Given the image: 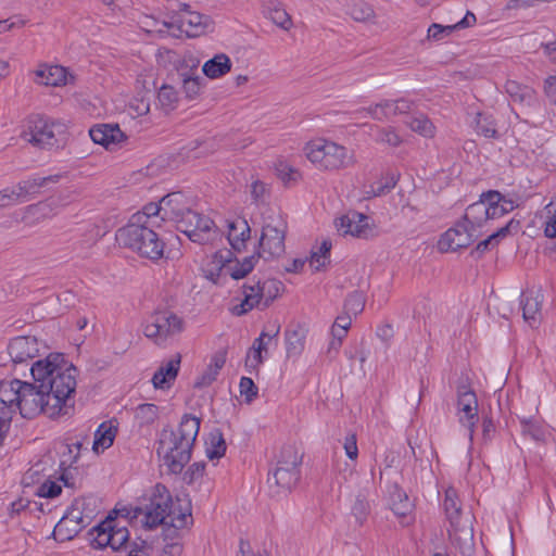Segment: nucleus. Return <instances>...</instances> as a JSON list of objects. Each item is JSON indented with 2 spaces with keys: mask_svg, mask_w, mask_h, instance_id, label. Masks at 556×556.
I'll list each match as a JSON object with an SVG mask.
<instances>
[{
  "mask_svg": "<svg viewBox=\"0 0 556 556\" xmlns=\"http://www.w3.org/2000/svg\"><path fill=\"white\" fill-rule=\"evenodd\" d=\"M30 372L34 381L39 382L50 400V418L67 415L74 407L77 368L63 354L51 353L35 362Z\"/></svg>",
  "mask_w": 556,
  "mask_h": 556,
  "instance_id": "nucleus-1",
  "label": "nucleus"
},
{
  "mask_svg": "<svg viewBox=\"0 0 556 556\" xmlns=\"http://www.w3.org/2000/svg\"><path fill=\"white\" fill-rule=\"evenodd\" d=\"M48 405L50 400L39 382L12 380L3 383L0 387V447L9 432L14 407L24 418H34L39 414L50 417Z\"/></svg>",
  "mask_w": 556,
  "mask_h": 556,
  "instance_id": "nucleus-2",
  "label": "nucleus"
},
{
  "mask_svg": "<svg viewBox=\"0 0 556 556\" xmlns=\"http://www.w3.org/2000/svg\"><path fill=\"white\" fill-rule=\"evenodd\" d=\"M200 429V419L182 416L176 430L164 429L157 446V455L172 473H178L191 458V450Z\"/></svg>",
  "mask_w": 556,
  "mask_h": 556,
  "instance_id": "nucleus-3",
  "label": "nucleus"
},
{
  "mask_svg": "<svg viewBox=\"0 0 556 556\" xmlns=\"http://www.w3.org/2000/svg\"><path fill=\"white\" fill-rule=\"evenodd\" d=\"M303 152L314 167L323 173H338L354 166L357 162L353 149L324 137L306 142Z\"/></svg>",
  "mask_w": 556,
  "mask_h": 556,
  "instance_id": "nucleus-4",
  "label": "nucleus"
},
{
  "mask_svg": "<svg viewBox=\"0 0 556 556\" xmlns=\"http://www.w3.org/2000/svg\"><path fill=\"white\" fill-rule=\"evenodd\" d=\"M144 220L143 215H132L127 225L117 230L116 239L142 257L155 261L163 256L164 242L153 230L154 226L144 225Z\"/></svg>",
  "mask_w": 556,
  "mask_h": 556,
  "instance_id": "nucleus-5",
  "label": "nucleus"
},
{
  "mask_svg": "<svg viewBox=\"0 0 556 556\" xmlns=\"http://www.w3.org/2000/svg\"><path fill=\"white\" fill-rule=\"evenodd\" d=\"M67 129L68 125L63 119L33 115L27 119L21 137L34 147L52 149L65 144Z\"/></svg>",
  "mask_w": 556,
  "mask_h": 556,
  "instance_id": "nucleus-6",
  "label": "nucleus"
},
{
  "mask_svg": "<svg viewBox=\"0 0 556 556\" xmlns=\"http://www.w3.org/2000/svg\"><path fill=\"white\" fill-rule=\"evenodd\" d=\"M287 223L279 214L269 215L262 229L257 256L264 260L280 257L286 250Z\"/></svg>",
  "mask_w": 556,
  "mask_h": 556,
  "instance_id": "nucleus-7",
  "label": "nucleus"
},
{
  "mask_svg": "<svg viewBox=\"0 0 556 556\" xmlns=\"http://www.w3.org/2000/svg\"><path fill=\"white\" fill-rule=\"evenodd\" d=\"M301 463L302 454L298 447L293 445L282 447L277 460V467L268 481L274 480L279 491L289 492L299 480Z\"/></svg>",
  "mask_w": 556,
  "mask_h": 556,
  "instance_id": "nucleus-8",
  "label": "nucleus"
},
{
  "mask_svg": "<svg viewBox=\"0 0 556 556\" xmlns=\"http://www.w3.org/2000/svg\"><path fill=\"white\" fill-rule=\"evenodd\" d=\"M184 329V321L180 317L169 311H162L152 314L143 327L147 338L156 344H164L168 338L180 333Z\"/></svg>",
  "mask_w": 556,
  "mask_h": 556,
  "instance_id": "nucleus-9",
  "label": "nucleus"
},
{
  "mask_svg": "<svg viewBox=\"0 0 556 556\" xmlns=\"http://www.w3.org/2000/svg\"><path fill=\"white\" fill-rule=\"evenodd\" d=\"M173 500L169 491L163 484H156L149 496V503L144 505V525L152 529L167 522L170 516Z\"/></svg>",
  "mask_w": 556,
  "mask_h": 556,
  "instance_id": "nucleus-10",
  "label": "nucleus"
},
{
  "mask_svg": "<svg viewBox=\"0 0 556 556\" xmlns=\"http://www.w3.org/2000/svg\"><path fill=\"white\" fill-rule=\"evenodd\" d=\"M164 29H159L161 34L176 35L174 29L185 33L188 37H198L204 34L212 25V21L207 15L189 10L186 5L180 10L177 18L173 22H164Z\"/></svg>",
  "mask_w": 556,
  "mask_h": 556,
  "instance_id": "nucleus-11",
  "label": "nucleus"
},
{
  "mask_svg": "<svg viewBox=\"0 0 556 556\" xmlns=\"http://www.w3.org/2000/svg\"><path fill=\"white\" fill-rule=\"evenodd\" d=\"M177 228L191 241L200 244L210 243L218 237V230L214 222L210 217L193 211L180 219Z\"/></svg>",
  "mask_w": 556,
  "mask_h": 556,
  "instance_id": "nucleus-12",
  "label": "nucleus"
},
{
  "mask_svg": "<svg viewBox=\"0 0 556 556\" xmlns=\"http://www.w3.org/2000/svg\"><path fill=\"white\" fill-rule=\"evenodd\" d=\"M59 176L36 177L20 181L17 185L0 191V208L9 207L26 201L29 194H35L48 182H56Z\"/></svg>",
  "mask_w": 556,
  "mask_h": 556,
  "instance_id": "nucleus-13",
  "label": "nucleus"
},
{
  "mask_svg": "<svg viewBox=\"0 0 556 556\" xmlns=\"http://www.w3.org/2000/svg\"><path fill=\"white\" fill-rule=\"evenodd\" d=\"M472 520L471 514L466 513L460 519H452L447 529L451 544L463 556H472L475 553Z\"/></svg>",
  "mask_w": 556,
  "mask_h": 556,
  "instance_id": "nucleus-14",
  "label": "nucleus"
},
{
  "mask_svg": "<svg viewBox=\"0 0 556 556\" xmlns=\"http://www.w3.org/2000/svg\"><path fill=\"white\" fill-rule=\"evenodd\" d=\"M94 531L93 542L98 547H111L116 552L127 548L129 532L126 527L118 526L115 520L101 522Z\"/></svg>",
  "mask_w": 556,
  "mask_h": 556,
  "instance_id": "nucleus-15",
  "label": "nucleus"
},
{
  "mask_svg": "<svg viewBox=\"0 0 556 556\" xmlns=\"http://www.w3.org/2000/svg\"><path fill=\"white\" fill-rule=\"evenodd\" d=\"M336 227L340 235L357 238H369L374 235V228L369 224V217L356 211H350L336 220Z\"/></svg>",
  "mask_w": 556,
  "mask_h": 556,
  "instance_id": "nucleus-16",
  "label": "nucleus"
},
{
  "mask_svg": "<svg viewBox=\"0 0 556 556\" xmlns=\"http://www.w3.org/2000/svg\"><path fill=\"white\" fill-rule=\"evenodd\" d=\"M477 237L478 232L475 229L464 222L458 223L442 235L438 248L441 252L456 251L468 247Z\"/></svg>",
  "mask_w": 556,
  "mask_h": 556,
  "instance_id": "nucleus-17",
  "label": "nucleus"
},
{
  "mask_svg": "<svg viewBox=\"0 0 556 556\" xmlns=\"http://www.w3.org/2000/svg\"><path fill=\"white\" fill-rule=\"evenodd\" d=\"M459 421L468 429L472 439L473 429L478 421V400L476 393L466 386H460L457 391Z\"/></svg>",
  "mask_w": 556,
  "mask_h": 556,
  "instance_id": "nucleus-18",
  "label": "nucleus"
},
{
  "mask_svg": "<svg viewBox=\"0 0 556 556\" xmlns=\"http://www.w3.org/2000/svg\"><path fill=\"white\" fill-rule=\"evenodd\" d=\"M40 343L36 337L21 336L12 339L8 346L11 359L17 363H25L38 356Z\"/></svg>",
  "mask_w": 556,
  "mask_h": 556,
  "instance_id": "nucleus-19",
  "label": "nucleus"
},
{
  "mask_svg": "<svg viewBox=\"0 0 556 556\" xmlns=\"http://www.w3.org/2000/svg\"><path fill=\"white\" fill-rule=\"evenodd\" d=\"M163 220L180 223L191 212V200L181 192H172L162 198Z\"/></svg>",
  "mask_w": 556,
  "mask_h": 556,
  "instance_id": "nucleus-20",
  "label": "nucleus"
},
{
  "mask_svg": "<svg viewBox=\"0 0 556 556\" xmlns=\"http://www.w3.org/2000/svg\"><path fill=\"white\" fill-rule=\"evenodd\" d=\"M89 136L94 143L101 144L111 150L115 149L126 139L118 125L110 124L93 126L89 130Z\"/></svg>",
  "mask_w": 556,
  "mask_h": 556,
  "instance_id": "nucleus-21",
  "label": "nucleus"
},
{
  "mask_svg": "<svg viewBox=\"0 0 556 556\" xmlns=\"http://www.w3.org/2000/svg\"><path fill=\"white\" fill-rule=\"evenodd\" d=\"M242 295L240 303L231 308V312L236 316H241L252 311L254 307L263 304V293L261 288V281H252L245 283L242 287Z\"/></svg>",
  "mask_w": 556,
  "mask_h": 556,
  "instance_id": "nucleus-22",
  "label": "nucleus"
},
{
  "mask_svg": "<svg viewBox=\"0 0 556 556\" xmlns=\"http://www.w3.org/2000/svg\"><path fill=\"white\" fill-rule=\"evenodd\" d=\"M34 74L39 85L60 87L67 84V72L60 65H40Z\"/></svg>",
  "mask_w": 556,
  "mask_h": 556,
  "instance_id": "nucleus-23",
  "label": "nucleus"
},
{
  "mask_svg": "<svg viewBox=\"0 0 556 556\" xmlns=\"http://www.w3.org/2000/svg\"><path fill=\"white\" fill-rule=\"evenodd\" d=\"M251 237V228L247 219L237 217L228 223L227 238L231 248L238 252L242 251Z\"/></svg>",
  "mask_w": 556,
  "mask_h": 556,
  "instance_id": "nucleus-24",
  "label": "nucleus"
},
{
  "mask_svg": "<svg viewBox=\"0 0 556 556\" xmlns=\"http://www.w3.org/2000/svg\"><path fill=\"white\" fill-rule=\"evenodd\" d=\"M542 301L543 294L540 290H529L521 295L522 316L530 326L536 324L541 316Z\"/></svg>",
  "mask_w": 556,
  "mask_h": 556,
  "instance_id": "nucleus-25",
  "label": "nucleus"
},
{
  "mask_svg": "<svg viewBox=\"0 0 556 556\" xmlns=\"http://www.w3.org/2000/svg\"><path fill=\"white\" fill-rule=\"evenodd\" d=\"M179 366V355L162 364L152 377L153 387L162 390L170 388L178 375Z\"/></svg>",
  "mask_w": 556,
  "mask_h": 556,
  "instance_id": "nucleus-26",
  "label": "nucleus"
},
{
  "mask_svg": "<svg viewBox=\"0 0 556 556\" xmlns=\"http://www.w3.org/2000/svg\"><path fill=\"white\" fill-rule=\"evenodd\" d=\"M230 252L217 251L210 256L203 264V273L205 278L214 283L218 282L220 275H226Z\"/></svg>",
  "mask_w": 556,
  "mask_h": 556,
  "instance_id": "nucleus-27",
  "label": "nucleus"
},
{
  "mask_svg": "<svg viewBox=\"0 0 556 556\" xmlns=\"http://www.w3.org/2000/svg\"><path fill=\"white\" fill-rule=\"evenodd\" d=\"M485 199L486 207L489 208V219L500 218L516 207L515 201L506 199L498 191L491 190L485 192Z\"/></svg>",
  "mask_w": 556,
  "mask_h": 556,
  "instance_id": "nucleus-28",
  "label": "nucleus"
},
{
  "mask_svg": "<svg viewBox=\"0 0 556 556\" xmlns=\"http://www.w3.org/2000/svg\"><path fill=\"white\" fill-rule=\"evenodd\" d=\"M137 94L128 103V114L131 117H140L150 112V98L149 90L146 87V81L140 77L136 80Z\"/></svg>",
  "mask_w": 556,
  "mask_h": 556,
  "instance_id": "nucleus-29",
  "label": "nucleus"
},
{
  "mask_svg": "<svg viewBox=\"0 0 556 556\" xmlns=\"http://www.w3.org/2000/svg\"><path fill=\"white\" fill-rule=\"evenodd\" d=\"M264 15L283 30H289L293 26L291 16L278 0H267L264 7Z\"/></svg>",
  "mask_w": 556,
  "mask_h": 556,
  "instance_id": "nucleus-30",
  "label": "nucleus"
},
{
  "mask_svg": "<svg viewBox=\"0 0 556 556\" xmlns=\"http://www.w3.org/2000/svg\"><path fill=\"white\" fill-rule=\"evenodd\" d=\"M488 212L489 208L486 207L485 193H482L479 201L467 207L464 216V223L477 231V228H480L489 220Z\"/></svg>",
  "mask_w": 556,
  "mask_h": 556,
  "instance_id": "nucleus-31",
  "label": "nucleus"
},
{
  "mask_svg": "<svg viewBox=\"0 0 556 556\" xmlns=\"http://www.w3.org/2000/svg\"><path fill=\"white\" fill-rule=\"evenodd\" d=\"M231 67L230 58L225 53H217L203 64L202 72L206 77L216 79L228 74Z\"/></svg>",
  "mask_w": 556,
  "mask_h": 556,
  "instance_id": "nucleus-32",
  "label": "nucleus"
},
{
  "mask_svg": "<svg viewBox=\"0 0 556 556\" xmlns=\"http://www.w3.org/2000/svg\"><path fill=\"white\" fill-rule=\"evenodd\" d=\"M117 433V427L112 421L102 422L94 432L92 450L97 454L112 446Z\"/></svg>",
  "mask_w": 556,
  "mask_h": 556,
  "instance_id": "nucleus-33",
  "label": "nucleus"
},
{
  "mask_svg": "<svg viewBox=\"0 0 556 556\" xmlns=\"http://www.w3.org/2000/svg\"><path fill=\"white\" fill-rule=\"evenodd\" d=\"M306 332L304 327L296 325L285 332L286 351L288 357H298L304 350Z\"/></svg>",
  "mask_w": 556,
  "mask_h": 556,
  "instance_id": "nucleus-34",
  "label": "nucleus"
},
{
  "mask_svg": "<svg viewBox=\"0 0 556 556\" xmlns=\"http://www.w3.org/2000/svg\"><path fill=\"white\" fill-rule=\"evenodd\" d=\"M226 363V351L216 352L212 358L210 364L207 365L204 372L199 377L195 382V387H207L212 384L218 377L220 369L224 367Z\"/></svg>",
  "mask_w": 556,
  "mask_h": 556,
  "instance_id": "nucleus-35",
  "label": "nucleus"
},
{
  "mask_svg": "<svg viewBox=\"0 0 556 556\" xmlns=\"http://www.w3.org/2000/svg\"><path fill=\"white\" fill-rule=\"evenodd\" d=\"M506 92L514 102L522 105H532L535 102V91L526 85L516 80H507L505 85Z\"/></svg>",
  "mask_w": 556,
  "mask_h": 556,
  "instance_id": "nucleus-36",
  "label": "nucleus"
},
{
  "mask_svg": "<svg viewBox=\"0 0 556 556\" xmlns=\"http://www.w3.org/2000/svg\"><path fill=\"white\" fill-rule=\"evenodd\" d=\"M394 100H382L357 111L358 114L366 113L375 121H386L396 116Z\"/></svg>",
  "mask_w": 556,
  "mask_h": 556,
  "instance_id": "nucleus-37",
  "label": "nucleus"
},
{
  "mask_svg": "<svg viewBox=\"0 0 556 556\" xmlns=\"http://www.w3.org/2000/svg\"><path fill=\"white\" fill-rule=\"evenodd\" d=\"M160 416V408L155 404L144 403L134 408V419L138 427H149L153 425Z\"/></svg>",
  "mask_w": 556,
  "mask_h": 556,
  "instance_id": "nucleus-38",
  "label": "nucleus"
},
{
  "mask_svg": "<svg viewBox=\"0 0 556 556\" xmlns=\"http://www.w3.org/2000/svg\"><path fill=\"white\" fill-rule=\"evenodd\" d=\"M205 453L210 459H219L226 453V441L220 429H213L205 441Z\"/></svg>",
  "mask_w": 556,
  "mask_h": 556,
  "instance_id": "nucleus-39",
  "label": "nucleus"
},
{
  "mask_svg": "<svg viewBox=\"0 0 556 556\" xmlns=\"http://www.w3.org/2000/svg\"><path fill=\"white\" fill-rule=\"evenodd\" d=\"M258 260L260 257L256 254L247 256L242 261L231 262L229 260L226 268V275H229L236 280L244 278L253 270Z\"/></svg>",
  "mask_w": 556,
  "mask_h": 556,
  "instance_id": "nucleus-40",
  "label": "nucleus"
},
{
  "mask_svg": "<svg viewBox=\"0 0 556 556\" xmlns=\"http://www.w3.org/2000/svg\"><path fill=\"white\" fill-rule=\"evenodd\" d=\"M391 508L396 516L403 519L402 522L408 523L406 519L413 510V504L406 493L397 488L391 494Z\"/></svg>",
  "mask_w": 556,
  "mask_h": 556,
  "instance_id": "nucleus-41",
  "label": "nucleus"
},
{
  "mask_svg": "<svg viewBox=\"0 0 556 556\" xmlns=\"http://www.w3.org/2000/svg\"><path fill=\"white\" fill-rule=\"evenodd\" d=\"M157 106L164 112L169 113L178 106V91L170 85H163L156 94Z\"/></svg>",
  "mask_w": 556,
  "mask_h": 556,
  "instance_id": "nucleus-42",
  "label": "nucleus"
},
{
  "mask_svg": "<svg viewBox=\"0 0 556 556\" xmlns=\"http://www.w3.org/2000/svg\"><path fill=\"white\" fill-rule=\"evenodd\" d=\"M375 136L374 140L378 144H383L390 148H397L403 143V138L396 130V128L392 126H375Z\"/></svg>",
  "mask_w": 556,
  "mask_h": 556,
  "instance_id": "nucleus-43",
  "label": "nucleus"
},
{
  "mask_svg": "<svg viewBox=\"0 0 556 556\" xmlns=\"http://www.w3.org/2000/svg\"><path fill=\"white\" fill-rule=\"evenodd\" d=\"M331 242L324 240L317 250H313L308 260V265L313 271H319L329 264Z\"/></svg>",
  "mask_w": 556,
  "mask_h": 556,
  "instance_id": "nucleus-44",
  "label": "nucleus"
},
{
  "mask_svg": "<svg viewBox=\"0 0 556 556\" xmlns=\"http://www.w3.org/2000/svg\"><path fill=\"white\" fill-rule=\"evenodd\" d=\"M191 521V508L189 504H186L184 507L177 502V504H173L170 516L167 518V525L173 526L176 529H181L186 527Z\"/></svg>",
  "mask_w": 556,
  "mask_h": 556,
  "instance_id": "nucleus-45",
  "label": "nucleus"
},
{
  "mask_svg": "<svg viewBox=\"0 0 556 556\" xmlns=\"http://www.w3.org/2000/svg\"><path fill=\"white\" fill-rule=\"evenodd\" d=\"M280 331L279 325H273L270 331H262L260 337L255 339L253 346H252V358L255 362V365H258L262 363V352L266 351V345L264 343V340L267 339L268 341H271L273 339L277 338Z\"/></svg>",
  "mask_w": 556,
  "mask_h": 556,
  "instance_id": "nucleus-46",
  "label": "nucleus"
},
{
  "mask_svg": "<svg viewBox=\"0 0 556 556\" xmlns=\"http://www.w3.org/2000/svg\"><path fill=\"white\" fill-rule=\"evenodd\" d=\"M444 509H445L448 522H451L452 519L457 520L465 516V514L462 513L457 493H456L455 489H453V488H448L445 491Z\"/></svg>",
  "mask_w": 556,
  "mask_h": 556,
  "instance_id": "nucleus-47",
  "label": "nucleus"
},
{
  "mask_svg": "<svg viewBox=\"0 0 556 556\" xmlns=\"http://www.w3.org/2000/svg\"><path fill=\"white\" fill-rule=\"evenodd\" d=\"M407 125L413 131L422 137L432 138L435 135V127L426 115L414 116Z\"/></svg>",
  "mask_w": 556,
  "mask_h": 556,
  "instance_id": "nucleus-48",
  "label": "nucleus"
},
{
  "mask_svg": "<svg viewBox=\"0 0 556 556\" xmlns=\"http://www.w3.org/2000/svg\"><path fill=\"white\" fill-rule=\"evenodd\" d=\"M200 60L193 56L191 53L184 54L177 61V72L180 78L186 76H194L197 75V70L199 67Z\"/></svg>",
  "mask_w": 556,
  "mask_h": 556,
  "instance_id": "nucleus-49",
  "label": "nucleus"
},
{
  "mask_svg": "<svg viewBox=\"0 0 556 556\" xmlns=\"http://www.w3.org/2000/svg\"><path fill=\"white\" fill-rule=\"evenodd\" d=\"M544 233L547 238H556V195L544 207Z\"/></svg>",
  "mask_w": 556,
  "mask_h": 556,
  "instance_id": "nucleus-50",
  "label": "nucleus"
},
{
  "mask_svg": "<svg viewBox=\"0 0 556 556\" xmlns=\"http://www.w3.org/2000/svg\"><path fill=\"white\" fill-rule=\"evenodd\" d=\"M350 15L357 22H367L375 16V11L368 3L358 1L351 5Z\"/></svg>",
  "mask_w": 556,
  "mask_h": 556,
  "instance_id": "nucleus-51",
  "label": "nucleus"
},
{
  "mask_svg": "<svg viewBox=\"0 0 556 556\" xmlns=\"http://www.w3.org/2000/svg\"><path fill=\"white\" fill-rule=\"evenodd\" d=\"M264 306L267 307L280 293L281 282L268 279L261 282Z\"/></svg>",
  "mask_w": 556,
  "mask_h": 556,
  "instance_id": "nucleus-52",
  "label": "nucleus"
},
{
  "mask_svg": "<svg viewBox=\"0 0 556 556\" xmlns=\"http://www.w3.org/2000/svg\"><path fill=\"white\" fill-rule=\"evenodd\" d=\"M522 432L530 435L535 441H544L546 437L545 428L536 420L521 419Z\"/></svg>",
  "mask_w": 556,
  "mask_h": 556,
  "instance_id": "nucleus-53",
  "label": "nucleus"
},
{
  "mask_svg": "<svg viewBox=\"0 0 556 556\" xmlns=\"http://www.w3.org/2000/svg\"><path fill=\"white\" fill-rule=\"evenodd\" d=\"M134 215H143L147 217V220H144V225H156L155 217L161 216V219L163 220V207H162V200L159 203H149L147 204L142 211L135 213Z\"/></svg>",
  "mask_w": 556,
  "mask_h": 556,
  "instance_id": "nucleus-54",
  "label": "nucleus"
},
{
  "mask_svg": "<svg viewBox=\"0 0 556 556\" xmlns=\"http://www.w3.org/2000/svg\"><path fill=\"white\" fill-rule=\"evenodd\" d=\"M511 223L513 222H509L506 226L490 235L485 240L479 242L476 247V251L483 253L490 248V245H495L498 242V239L505 238L509 232Z\"/></svg>",
  "mask_w": 556,
  "mask_h": 556,
  "instance_id": "nucleus-55",
  "label": "nucleus"
},
{
  "mask_svg": "<svg viewBox=\"0 0 556 556\" xmlns=\"http://www.w3.org/2000/svg\"><path fill=\"white\" fill-rule=\"evenodd\" d=\"M365 301L361 293L354 292L348 296L344 303V312L356 316L364 308Z\"/></svg>",
  "mask_w": 556,
  "mask_h": 556,
  "instance_id": "nucleus-56",
  "label": "nucleus"
},
{
  "mask_svg": "<svg viewBox=\"0 0 556 556\" xmlns=\"http://www.w3.org/2000/svg\"><path fill=\"white\" fill-rule=\"evenodd\" d=\"M201 77L199 75L194 76H186L181 78L182 89L186 93V97L189 99H194L201 90L200 84Z\"/></svg>",
  "mask_w": 556,
  "mask_h": 556,
  "instance_id": "nucleus-57",
  "label": "nucleus"
},
{
  "mask_svg": "<svg viewBox=\"0 0 556 556\" xmlns=\"http://www.w3.org/2000/svg\"><path fill=\"white\" fill-rule=\"evenodd\" d=\"M61 491L62 486L58 482L47 479L43 483H41L38 486L36 493L41 497L53 498L58 496L61 493Z\"/></svg>",
  "mask_w": 556,
  "mask_h": 556,
  "instance_id": "nucleus-58",
  "label": "nucleus"
},
{
  "mask_svg": "<svg viewBox=\"0 0 556 556\" xmlns=\"http://www.w3.org/2000/svg\"><path fill=\"white\" fill-rule=\"evenodd\" d=\"M26 213L31 216H37L38 218H48L53 214L52 203L45 201L29 205L26 210Z\"/></svg>",
  "mask_w": 556,
  "mask_h": 556,
  "instance_id": "nucleus-59",
  "label": "nucleus"
},
{
  "mask_svg": "<svg viewBox=\"0 0 556 556\" xmlns=\"http://www.w3.org/2000/svg\"><path fill=\"white\" fill-rule=\"evenodd\" d=\"M239 387L240 393L245 397L247 403H251L257 396V387L251 378L242 377Z\"/></svg>",
  "mask_w": 556,
  "mask_h": 556,
  "instance_id": "nucleus-60",
  "label": "nucleus"
},
{
  "mask_svg": "<svg viewBox=\"0 0 556 556\" xmlns=\"http://www.w3.org/2000/svg\"><path fill=\"white\" fill-rule=\"evenodd\" d=\"M396 185V179L394 176H388L380 181H377L371 186V193L374 197H379L390 191Z\"/></svg>",
  "mask_w": 556,
  "mask_h": 556,
  "instance_id": "nucleus-61",
  "label": "nucleus"
},
{
  "mask_svg": "<svg viewBox=\"0 0 556 556\" xmlns=\"http://www.w3.org/2000/svg\"><path fill=\"white\" fill-rule=\"evenodd\" d=\"M477 131L486 138H493L496 135V129L493 122L489 121L486 117H483L481 114H478Z\"/></svg>",
  "mask_w": 556,
  "mask_h": 556,
  "instance_id": "nucleus-62",
  "label": "nucleus"
},
{
  "mask_svg": "<svg viewBox=\"0 0 556 556\" xmlns=\"http://www.w3.org/2000/svg\"><path fill=\"white\" fill-rule=\"evenodd\" d=\"M454 30L453 25L443 26L441 24L433 23L428 28V39L441 40L444 36L450 35Z\"/></svg>",
  "mask_w": 556,
  "mask_h": 556,
  "instance_id": "nucleus-63",
  "label": "nucleus"
},
{
  "mask_svg": "<svg viewBox=\"0 0 556 556\" xmlns=\"http://www.w3.org/2000/svg\"><path fill=\"white\" fill-rule=\"evenodd\" d=\"M369 511V505L366 501L357 498L353 505L352 513L359 525L364 522Z\"/></svg>",
  "mask_w": 556,
  "mask_h": 556,
  "instance_id": "nucleus-64",
  "label": "nucleus"
}]
</instances>
